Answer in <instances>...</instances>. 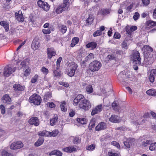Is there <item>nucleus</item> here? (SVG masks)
I'll use <instances>...</instances> for the list:
<instances>
[{"mask_svg": "<svg viewBox=\"0 0 156 156\" xmlns=\"http://www.w3.org/2000/svg\"><path fill=\"white\" fill-rule=\"evenodd\" d=\"M130 56L131 60L133 61L134 64L138 65H140L141 64V58L138 51H134Z\"/></svg>", "mask_w": 156, "mask_h": 156, "instance_id": "1", "label": "nucleus"}, {"mask_svg": "<svg viewBox=\"0 0 156 156\" xmlns=\"http://www.w3.org/2000/svg\"><path fill=\"white\" fill-rule=\"evenodd\" d=\"M29 101L35 105H39L41 102V99L39 96L34 94L30 97Z\"/></svg>", "mask_w": 156, "mask_h": 156, "instance_id": "2", "label": "nucleus"}, {"mask_svg": "<svg viewBox=\"0 0 156 156\" xmlns=\"http://www.w3.org/2000/svg\"><path fill=\"white\" fill-rule=\"evenodd\" d=\"M101 66V64L97 61L92 62L89 65V69L92 72L98 71Z\"/></svg>", "mask_w": 156, "mask_h": 156, "instance_id": "3", "label": "nucleus"}, {"mask_svg": "<svg viewBox=\"0 0 156 156\" xmlns=\"http://www.w3.org/2000/svg\"><path fill=\"white\" fill-rule=\"evenodd\" d=\"M80 108L83 109L85 111L88 110L91 108V105L90 102L85 99L81 104H79Z\"/></svg>", "mask_w": 156, "mask_h": 156, "instance_id": "4", "label": "nucleus"}, {"mask_svg": "<svg viewBox=\"0 0 156 156\" xmlns=\"http://www.w3.org/2000/svg\"><path fill=\"white\" fill-rule=\"evenodd\" d=\"M16 70L15 68H12L11 67L7 66L4 69L3 75L5 77L9 76L12 73Z\"/></svg>", "mask_w": 156, "mask_h": 156, "instance_id": "5", "label": "nucleus"}, {"mask_svg": "<svg viewBox=\"0 0 156 156\" xmlns=\"http://www.w3.org/2000/svg\"><path fill=\"white\" fill-rule=\"evenodd\" d=\"M85 99L84 96L82 94L78 95L74 99L73 101V105L75 106L77 105L78 103L81 104L83 102Z\"/></svg>", "mask_w": 156, "mask_h": 156, "instance_id": "6", "label": "nucleus"}, {"mask_svg": "<svg viewBox=\"0 0 156 156\" xmlns=\"http://www.w3.org/2000/svg\"><path fill=\"white\" fill-rule=\"evenodd\" d=\"M37 3L38 6L41 8L43 9L45 11H47L49 10L50 6L47 2L41 0H39Z\"/></svg>", "mask_w": 156, "mask_h": 156, "instance_id": "7", "label": "nucleus"}, {"mask_svg": "<svg viewBox=\"0 0 156 156\" xmlns=\"http://www.w3.org/2000/svg\"><path fill=\"white\" fill-rule=\"evenodd\" d=\"M23 147V144L21 141L14 142L11 144L10 148L11 149H19Z\"/></svg>", "mask_w": 156, "mask_h": 156, "instance_id": "8", "label": "nucleus"}, {"mask_svg": "<svg viewBox=\"0 0 156 156\" xmlns=\"http://www.w3.org/2000/svg\"><path fill=\"white\" fill-rule=\"evenodd\" d=\"M28 122L31 125H34L35 126H38L40 123L39 119L37 117H33L29 120Z\"/></svg>", "mask_w": 156, "mask_h": 156, "instance_id": "9", "label": "nucleus"}, {"mask_svg": "<svg viewBox=\"0 0 156 156\" xmlns=\"http://www.w3.org/2000/svg\"><path fill=\"white\" fill-rule=\"evenodd\" d=\"M102 110V105H101L96 106L95 108H93L91 113V115H94L96 114L101 112Z\"/></svg>", "mask_w": 156, "mask_h": 156, "instance_id": "10", "label": "nucleus"}, {"mask_svg": "<svg viewBox=\"0 0 156 156\" xmlns=\"http://www.w3.org/2000/svg\"><path fill=\"white\" fill-rule=\"evenodd\" d=\"M15 17L16 20L20 22H23L24 20V18L23 16L22 12L21 11L16 12L15 14Z\"/></svg>", "mask_w": 156, "mask_h": 156, "instance_id": "11", "label": "nucleus"}, {"mask_svg": "<svg viewBox=\"0 0 156 156\" xmlns=\"http://www.w3.org/2000/svg\"><path fill=\"white\" fill-rule=\"evenodd\" d=\"M2 100L3 103L6 104H10L12 101L9 95L7 94H5L3 96Z\"/></svg>", "mask_w": 156, "mask_h": 156, "instance_id": "12", "label": "nucleus"}, {"mask_svg": "<svg viewBox=\"0 0 156 156\" xmlns=\"http://www.w3.org/2000/svg\"><path fill=\"white\" fill-rule=\"evenodd\" d=\"M70 5L69 0H64L63 2L60 5L64 9V10L67 11L68 10V8Z\"/></svg>", "mask_w": 156, "mask_h": 156, "instance_id": "13", "label": "nucleus"}, {"mask_svg": "<svg viewBox=\"0 0 156 156\" xmlns=\"http://www.w3.org/2000/svg\"><path fill=\"white\" fill-rule=\"evenodd\" d=\"M78 66L77 64H75L74 62L71 63L68 68H69V69L73 70V71L71 72V74H75L76 70Z\"/></svg>", "mask_w": 156, "mask_h": 156, "instance_id": "14", "label": "nucleus"}, {"mask_svg": "<svg viewBox=\"0 0 156 156\" xmlns=\"http://www.w3.org/2000/svg\"><path fill=\"white\" fill-rule=\"evenodd\" d=\"M47 51L48 58H51L52 56H55L56 54V52L53 48H48L47 49Z\"/></svg>", "mask_w": 156, "mask_h": 156, "instance_id": "15", "label": "nucleus"}, {"mask_svg": "<svg viewBox=\"0 0 156 156\" xmlns=\"http://www.w3.org/2000/svg\"><path fill=\"white\" fill-rule=\"evenodd\" d=\"M76 148L73 146L67 147L62 149V151L68 153H71L73 151H76Z\"/></svg>", "mask_w": 156, "mask_h": 156, "instance_id": "16", "label": "nucleus"}, {"mask_svg": "<svg viewBox=\"0 0 156 156\" xmlns=\"http://www.w3.org/2000/svg\"><path fill=\"white\" fill-rule=\"evenodd\" d=\"M106 128V125L105 123L101 122L99 123L95 127V129L97 131H100L105 129Z\"/></svg>", "mask_w": 156, "mask_h": 156, "instance_id": "17", "label": "nucleus"}, {"mask_svg": "<svg viewBox=\"0 0 156 156\" xmlns=\"http://www.w3.org/2000/svg\"><path fill=\"white\" fill-rule=\"evenodd\" d=\"M146 25L147 28H151L156 26V22L151 20L147 21L146 22Z\"/></svg>", "mask_w": 156, "mask_h": 156, "instance_id": "18", "label": "nucleus"}, {"mask_svg": "<svg viewBox=\"0 0 156 156\" xmlns=\"http://www.w3.org/2000/svg\"><path fill=\"white\" fill-rule=\"evenodd\" d=\"M39 43L37 41H33L31 44V47L34 50L37 49L39 47Z\"/></svg>", "mask_w": 156, "mask_h": 156, "instance_id": "19", "label": "nucleus"}, {"mask_svg": "<svg viewBox=\"0 0 156 156\" xmlns=\"http://www.w3.org/2000/svg\"><path fill=\"white\" fill-rule=\"evenodd\" d=\"M14 90H19L20 91H23L25 89L24 86H22L21 85L19 84H15L13 87Z\"/></svg>", "mask_w": 156, "mask_h": 156, "instance_id": "20", "label": "nucleus"}, {"mask_svg": "<svg viewBox=\"0 0 156 156\" xmlns=\"http://www.w3.org/2000/svg\"><path fill=\"white\" fill-rule=\"evenodd\" d=\"M110 121L115 123L119 122V119L117 116L112 115L111 117L109 119Z\"/></svg>", "mask_w": 156, "mask_h": 156, "instance_id": "21", "label": "nucleus"}, {"mask_svg": "<svg viewBox=\"0 0 156 156\" xmlns=\"http://www.w3.org/2000/svg\"><path fill=\"white\" fill-rule=\"evenodd\" d=\"M97 45V44L96 42H92L88 43L86 45V47L87 48H91L92 50H93L95 48Z\"/></svg>", "mask_w": 156, "mask_h": 156, "instance_id": "22", "label": "nucleus"}, {"mask_svg": "<svg viewBox=\"0 0 156 156\" xmlns=\"http://www.w3.org/2000/svg\"><path fill=\"white\" fill-rule=\"evenodd\" d=\"M55 155L58 156H61L62 155V153L60 151L58 150H55L52 151L49 153V155Z\"/></svg>", "mask_w": 156, "mask_h": 156, "instance_id": "23", "label": "nucleus"}, {"mask_svg": "<svg viewBox=\"0 0 156 156\" xmlns=\"http://www.w3.org/2000/svg\"><path fill=\"white\" fill-rule=\"evenodd\" d=\"M135 139L134 138H129L128 139V141H125L124 144L125 146L128 148H129L130 147V144L131 142H133L135 141Z\"/></svg>", "mask_w": 156, "mask_h": 156, "instance_id": "24", "label": "nucleus"}, {"mask_svg": "<svg viewBox=\"0 0 156 156\" xmlns=\"http://www.w3.org/2000/svg\"><path fill=\"white\" fill-rule=\"evenodd\" d=\"M44 141V138L42 137H40L39 138L37 141L35 142L34 145L38 147L43 143Z\"/></svg>", "mask_w": 156, "mask_h": 156, "instance_id": "25", "label": "nucleus"}, {"mask_svg": "<svg viewBox=\"0 0 156 156\" xmlns=\"http://www.w3.org/2000/svg\"><path fill=\"white\" fill-rule=\"evenodd\" d=\"M94 18L92 14H90L88 18L86 20L87 24H90L93 22Z\"/></svg>", "mask_w": 156, "mask_h": 156, "instance_id": "26", "label": "nucleus"}, {"mask_svg": "<svg viewBox=\"0 0 156 156\" xmlns=\"http://www.w3.org/2000/svg\"><path fill=\"white\" fill-rule=\"evenodd\" d=\"M95 119L94 118L92 119L90 121L89 126V129L90 130H91L92 128L95 126Z\"/></svg>", "mask_w": 156, "mask_h": 156, "instance_id": "27", "label": "nucleus"}, {"mask_svg": "<svg viewBox=\"0 0 156 156\" xmlns=\"http://www.w3.org/2000/svg\"><path fill=\"white\" fill-rule=\"evenodd\" d=\"M79 39L77 37H75L73 38L72 41V43L71 44V47H74L79 42Z\"/></svg>", "mask_w": 156, "mask_h": 156, "instance_id": "28", "label": "nucleus"}, {"mask_svg": "<svg viewBox=\"0 0 156 156\" xmlns=\"http://www.w3.org/2000/svg\"><path fill=\"white\" fill-rule=\"evenodd\" d=\"M146 93L149 95L156 96V90L154 89H150L147 90Z\"/></svg>", "mask_w": 156, "mask_h": 156, "instance_id": "29", "label": "nucleus"}, {"mask_svg": "<svg viewBox=\"0 0 156 156\" xmlns=\"http://www.w3.org/2000/svg\"><path fill=\"white\" fill-rule=\"evenodd\" d=\"M66 105V102L65 101H63L61 102L60 107L61 110L64 112H66L67 110V108L65 106Z\"/></svg>", "mask_w": 156, "mask_h": 156, "instance_id": "30", "label": "nucleus"}, {"mask_svg": "<svg viewBox=\"0 0 156 156\" xmlns=\"http://www.w3.org/2000/svg\"><path fill=\"white\" fill-rule=\"evenodd\" d=\"M63 11H65L64 10V9L62 8L61 6L59 5L56 9L55 12L57 14H59Z\"/></svg>", "mask_w": 156, "mask_h": 156, "instance_id": "31", "label": "nucleus"}, {"mask_svg": "<svg viewBox=\"0 0 156 156\" xmlns=\"http://www.w3.org/2000/svg\"><path fill=\"white\" fill-rule=\"evenodd\" d=\"M100 12L101 15L105 16L107 14H109L110 12V11L108 9H102L101 10Z\"/></svg>", "mask_w": 156, "mask_h": 156, "instance_id": "32", "label": "nucleus"}, {"mask_svg": "<svg viewBox=\"0 0 156 156\" xmlns=\"http://www.w3.org/2000/svg\"><path fill=\"white\" fill-rule=\"evenodd\" d=\"M94 55L92 53H90L89 54V55L86 57L85 58L86 61H90L91 60H92L94 59Z\"/></svg>", "mask_w": 156, "mask_h": 156, "instance_id": "33", "label": "nucleus"}, {"mask_svg": "<svg viewBox=\"0 0 156 156\" xmlns=\"http://www.w3.org/2000/svg\"><path fill=\"white\" fill-rule=\"evenodd\" d=\"M58 133V130H55L52 132H49L48 134L51 136L55 137L57 136Z\"/></svg>", "mask_w": 156, "mask_h": 156, "instance_id": "34", "label": "nucleus"}, {"mask_svg": "<svg viewBox=\"0 0 156 156\" xmlns=\"http://www.w3.org/2000/svg\"><path fill=\"white\" fill-rule=\"evenodd\" d=\"M144 48L148 53L152 52L153 51L152 48L148 45H145L144 46Z\"/></svg>", "mask_w": 156, "mask_h": 156, "instance_id": "35", "label": "nucleus"}, {"mask_svg": "<svg viewBox=\"0 0 156 156\" xmlns=\"http://www.w3.org/2000/svg\"><path fill=\"white\" fill-rule=\"evenodd\" d=\"M77 120L78 122L82 124H86L87 122L86 120L84 118H79L77 119Z\"/></svg>", "mask_w": 156, "mask_h": 156, "instance_id": "36", "label": "nucleus"}, {"mask_svg": "<svg viewBox=\"0 0 156 156\" xmlns=\"http://www.w3.org/2000/svg\"><path fill=\"white\" fill-rule=\"evenodd\" d=\"M51 96V94L50 92L46 93L44 96V99L45 101L48 100L49 98Z\"/></svg>", "mask_w": 156, "mask_h": 156, "instance_id": "37", "label": "nucleus"}, {"mask_svg": "<svg viewBox=\"0 0 156 156\" xmlns=\"http://www.w3.org/2000/svg\"><path fill=\"white\" fill-rule=\"evenodd\" d=\"M149 149L151 151L156 150V143H151L149 147Z\"/></svg>", "mask_w": 156, "mask_h": 156, "instance_id": "38", "label": "nucleus"}, {"mask_svg": "<svg viewBox=\"0 0 156 156\" xmlns=\"http://www.w3.org/2000/svg\"><path fill=\"white\" fill-rule=\"evenodd\" d=\"M62 60V58L61 57H59L57 60L56 62V69L58 70L59 69L60 66V63Z\"/></svg>", "mask_w": 156, "mask_h": 156, "instance_id": "39", "label": "nucleus"}, {"mask_svg": "<svg viewBox=\"0 0 156 156\" xmlns=\"http://www.w3.org/2000/svg\"><path fill=\"white\" fill-rule=\"evenodd\" d=\"M58 118L57 117H54L51 119L50 120V123L51 126L54 125L56 122L57 121Z\"/></svg>", "mask_w": 156, "mask_h": 156, "instance_id": "40", "label": "nucleus"}, {"mask_svg": "<svg viewBox=\"0 0 156 156\" xmlns=\"http://www.w3.org/2000/svg\"><path fill=\"white\" fill-rule=\"evenodd\" d=\"M86 90L87 92L92 93L93 91V88L92 86L90 85H87L86 87Z\"/></svg>", "mask_w": 156, "mask_h": 156, "instance_id": "41", "label": "nucleus"}, {"mask_svg": "<svg viewBox=\"0 0 156 156\" xmlns=\"http://www.w3.org/2000/svg\"><path fill=\"white\" fill-rule=\"evenodd\" d=\"M2 156H12V155L6 151L3 150L2 152Z\"/></svg>", "mask_w": 156, "mask_h": 156, "instance_id": "42", "label": "nucleus"}, {"mask_svg": "<svg viewBox=\"0 0 156 156\" xmlns=\"http://www.w3.org/2000/svg\"><path fill=\"white\" fill-rule=\"evenodd\" d=\"M56 69H54L53 71V75L55 76H60V73L59 72L58 70Z\"/></svg>", "mask_w": 156, "mask_h": 156, "instance_id": "43", "label": "nucleus"}, {"mask_svg": "<svg viewBox=\"0 0 156 156\" xmlns=\"http://www.w3.org/2000/svg\"><path fill=\"white\" fill-rule=\"evenodd\" d=\"M112 107L116 111L118 110L119 109L118 105L115 102H114L112 104Z\"/></svg>", "mask_w": 156, "mask_h": 156, "instance_id": "44", "label": "nucleus"}, {"mask_svg": "<svg viewBox=\"0 0 156 156\" xmlns=\"http://www.w3.org/2000/svg\"><path fill=\"white\" fill-rule=\"evenodd\" d=\"M140 17V14L138 12H135L134 15L133 16V19L136 21Z\"/></svg>", "mask_w": 156, "mask_h": 156, "instance_id": "45", "label": "nucleus"}, {"mask_svg": "<svg viewBox=\"0 0 156 156\" xmlns=\"http://www.w3.org/2000/svg\"><path fill=\"white\" fill-rule=\"evenodd\" d=\"M80 142V140L79 137H75L73 140V143L74 144H77Z\"/></svg>", "mask_w": 156, "mask_h": 156, "instance_id": "46", "label": "nucleus"}, {"mask_svg": "<svg viewBox=\"0 0 156 156\" xmlns=\"http://www.w3.org/2000/svg\"><path fill=\"white\" fill-rule=\"evenodd\" d=\"M38 77V76L37 75H35L34 77L32 78L31 80V82L33 83H35L37 80Z\"/></svg>", "mask_w": 156, "mask_h": 156, "instance_id": "47", "label": "nucleus"}, {"mask_svg": "<svg viewBox=\"0 0 156 156\" xmlns=\"http://www.w3.org/2000/svg\"><path fill=\"white\" fill-rule=\"evenodd\" d=\"M125 29L126 33L129 35H131L132 31H131V30H130V27L128 26L126 27Z\"/></svg>", "mask_w": 156, "mask_h": 156, "instance_id": "48", "label": "nucleus"}, {"mask_svg": "<svg viewBox=\"0 0 156 156\" xmlns=\"http://www.w3.org/2000/svg\"><path fill=\"white\" fill-rule=\"evenodd\" d=\"M73 71V70L69 69V68H68L66 70V72L67 74L70 76H73L74 74H71V72Z\"/></svg>", "mask_w": 156, "mask_h": 156, "instance_id": "49", "label": "nucleus"}, {"mask_svg": "<svg viewBox=\"0 0 156 156\" xmlns=\"http://www.w3.org/2000/svg\"><path fill=\"white\" fill-rule=\"evenodd\" d=\"M95 145L92 144L88 146L87 149L88 150L92 151L95 149Z\"/></svg>", "mask_w": 156, "mask_h": 156, "instance_id": "50", "label": "nucleus"}, {"mask_svg": "<svg viewBox=\"0 0 156 156\" xmlns=\"http://www.w3.org/2000/svg\"><path fill=\"white\" fill-rule=\"evenodd\" d=\"M150 140H147L146 142H143L142 143V145L144 147H146L150 144Z\"/></svg>", "mask_w": 156, "mask_h": 156, "instance_id": "51", "label": "nucleus"}, {"mask_svg": "<svg viewBox=\"0 0 156 156\" xmlns=\"http://www.w3.org/2000/svg\"><path fill=\"white\" fill-rule=\"evenodd\" d=\"M0 109L1 110V113L4 114L5 112V107L3 105H0Z\"/></svg>", "mask_w": 156, "mask_h": 156, "instance_id": "52", "label": "nucleus"}, {"mask_svg": "<svg viewBox=\"0 0 156 156\" xmlns=\"http://www.w3.org/2000/svg\"><path fill=\"white\" fill-rule=\"evenodd\" d=\"M27 62V60H26L23 61L21 63L20 65L22 66V67H25L26 69L27 68V67L26 66Z\"/></svg>", "mask_w": 156, "mask_h": 156, "instance_id": "53", "label": "nucleus"}, {"mask_svg": "<svg viewBox=\"0 0 156 156\" xmlns=\"http://www.w3.org/2000/svg\"><path fill=\"white\" fill-rule=\"evenodd\" d=\"M61 30L62 33H65L66 32L67 30L66 27L64 25L62 26H61Z\"/></svg>", "mask_w": 156, "mask_h": 156, "instance_id": "54", "label": "nucleus"}, {"mask_svg": "<svg viewBox=\"0 0 156 156\" xmlns=\"http://www.w3.org/2000/svg\"><path fill=\"white\" fill-rule=\"evenodd\" d=\"M101 34V31L100 30H98L94 32L93 35L94 37H96L100 35Z\"/></svg>", "mask_w": 156, "mask_h": 156, "instance_id": "55", "label": "nucleus"}, {"mask_svg": "<svg viewBox=\"0 0 156 156\" xmlns=\"http://www.w3.org/2000/svg\"><path fill=\"white\" fill-rule=\"evenodd\" d=\"M155 76L152 75V74H150L149 77L150 80L151 82L153 83L154 80Z\"/></svg>", "mask_w": 156, "mask_h": 156, "instance_id": "56", "label": "nucleus"}, {"mask_svg": "<svg viewBox=\"0 0 156 156\" xmlns=\"http://www.w3.org/2000/svg\"><path fill=\"white\" fill-rule=\"evenodd\" d=\"M27 69H26V70L25 71V73L24 74V75L25 76H27L30 73V69H29L28 68H27Z\"/></svg>", "mask_w": 156, "mask_h": 156, "instance_id": "57", "label": "nucleus"}, {"mask_svg": "<svg viewBox=\"0 0 156 156\" xmlns=\"http://www.w3.org/2000/svg\"><path fill=\"white\" fill-rule=\"evenodd\" d=\"M143 3L145 5H148L150 3V0H142Z\"/></svg>", "mask_w": 156, "mask_h": 156, "instance_id": "58", "label": "nucleus"}, {"mask_svg": "<svg viewBox=\"0 0 156 156\" xmlns=\"http://www.w3.org/2000/svg\"><path fill=\"white\" fill-rule=\"evenodd\" d=\"M41 70L42 72L45 73L46 74H47L48 72V69L44 67H43L42 68Z\"/></svg>", "mask_w": 156, "mask_h": 156, "instance_id": "59", "label": "nucleus"}, {"mask_svg": "<svg viewBox=\"0 0 156 156\" xmlns=\"http://www.w3.org/2000/svg\"><path fill=\"white\" fill-rule=\"evenodd\" d=\"M120 34L116 32L115 33L114 36V37L116 39H119L120 38Z\"/></svg>", "mask_w": 156, "mask_h": 156, "instance_id": "60", "label": "nucleus"}, {"mask_svg": "<svg viewBox=\"0 0 156 156\" xmlns=\"http://www.w3.org/2000/svg\"><path fill=\"white\" fill-rule=\"evenodd\" d=\"M107 58L109 59L110 60L115 59V57L112 55H108L107 56Z\"/></svg>", "mask_w": 156, "mask_h": 156, "instance_id": "61", "label": "nucleus"}, {"mask_svg": "<svg viewBox=\"0 0 156 156\" xmlns=\"http://www.w3.org/2000/svg\"><path fill=\"white\" fill-rule=\"evenodd\" d=\"M48 106H49L51 108H53L55 107V105L53 102L48 103Z\"/></svg>", "mask_w": 156, "mask_h": 156, "instance_id": "62", "label": "nucleus"}, {"mask_svg": "<svg viewBox=\"0 0 156 156\" xmlns=\"http://www.w3.org/2000/svg\"><path fill=\"white\" fill-rule=\"evenodd\" d=\"M130 28L132 32L136 30L137 29V27L135 26H132L131 27H130Z\"/></svg>", "mask_w": 156, "mask_h": 156, "instance_id": "63", "label": "nucleus"}, {"mask_svg": "<svg viewBox=\"0 0 156 156\" xmlns=\"http://www.w3.org/2000/svg\"><path fill=\"white\" fill-rule=\"evenodd\" d=\"M150 74H152V75H153L155 76H156V69H152L151 71Z\"/></svg>", "mask_w": 156, "mask_h": 156, "instance_id": "64", "label": "nucleus"}]
</instances>
